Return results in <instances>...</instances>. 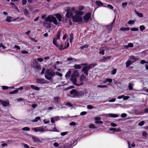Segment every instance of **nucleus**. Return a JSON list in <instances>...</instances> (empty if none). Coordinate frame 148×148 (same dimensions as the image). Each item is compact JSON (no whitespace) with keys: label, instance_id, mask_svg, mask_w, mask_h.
<instances>
[{"label":"nucleus","instance_id":"f257e3e1","mask_svg":"<svg viewBox=\"0 0 148 148\" xmlns=\"http://www.w3.org/2000/svg\"><path fill=\"white\" fill-rule=\"evenodd\" d=\"M65 11L67 12L65 15L66 18L72 17L73 21L75 22L81 23L82 22V17L81 15L83 13L77 11L75 7H67Z\"/></svg>","mask_w":148,"mask_h":148},{"label":"nucleus","instance_id":"864d4df0","mask_svg":"<svg viewBox=\"0 0 148 148\" xmlns=\"http://www.w3.org/2000/svg\"><path fill=\"white\" fill-rule=\"evenodd\" d=\"M127 114L125 113H122L121 115V116L122 118H125L127 116Z\"/></svg>","mask_w":148,"mask_h":148},{"label":"nucleus","instance_id":"a18cd8bd","mask_svg":"<svg viewBox=\"0 0 148 148\" xmlns=\"http://www.w3.org/2000/svg\"><path fill=\"white\" fill-rule=\"evenodd\" d=\"M40 118L39 116H38L36 117L35 120H34V121L35 122H36L38 120H40Z\"/></svg>","mask_w":148,"mask_h":148},{"label":"nucleus","instance_id":"423d86ee","mask_svg":"<svg viewBox=\"0 0 148 148\" xmlns=\"http://www.w3.org/2000/svg\"><path fill=\"white\" fill-rule=\"evenodd\" d=\"M70 94L72 95L69 96L73 98H77V90L75 89H73L70 92Z\"/></svg>","mask_w":148,"mask_h":148},{"label":"nucleus","instance_id":"0eeeda50","mask_svg":"<svg viewBox=\"0 0 148 148\" xmlns=\"http://www.w3.org/2000/svg\"><path fill=\"white\" fill-rule=\"evenodd\" d=\"M33 63V66L34 68L38 69H40V66L38 64L36 59H35L34 60Z\"/></svg>","mask_w":148,"mask_h":148},{"label":"nucleus","instance_id":"aec40b11","mask_svg":"<svg viewBox=\"0 0 148 148\" xmlns=\"http://www.w3.org/2000/svg\"><path fill=\"white\" fill-rule=\"evenodd\" d=\"M24 14L27 17H29V13L27 9H25L23 10Z\"/></svg>","mask_w":148,"mask_h":148},{"label":"nucleus","instance_id":"49530a36","mask_svg":"<svg viewBox=\"0 0 148 148\" xmlns=\"http://www.w3.org/2000/svg\"><path fill=\"white\" fill-rule=\"evenodd\" d=\"M116 69H113L111 71V74L112 75H114L116 74Z\"/></svg>","mask_w":148,"mask_h":148},{"label":"nucleus","instance_id":"4d7b16f0","mask_svg":"<svg viewBox=\"0 0 148 148\" xmlns=\"http://www.w3.org/2000/svg\"><path fill=\"white\" fill-rule=\"evenodd\" d=\"M27 0H22V3L23 5H25L27 3Z\"/></svg>","mask_w":148,"mask_h":148},{"label":"nucleus","instance_id":"393cba45","mask_svg":"<svg viewBox=\"0 0 148 148\" xmlns=\"http://www.w3.org/2000/svg\"><path fill=\"white\" fill-rule=\"evenodd\" d=\"M31 87L33 89L36 90H39L40 89V88H39L36 86H35L34 85H31Z\"/></svg>","mask_w":148,"mask_h":148},{"label":"nucleus","instance_id":"e2e57ef3","mask_svg":"<svg viewBox=\"0 0 148 148\" xmlns=\"http://www.w3.org/2000/svg\"><path fill=\"white\" fill-rule=\"evenodd\" d=\"M21 53L23 54H28V52L25 50H23L21 51Z\"/></svg>","mask_w":148,"mask_h":148},{"label":"nucleus","instance_id":"f8f14e48","mask_svg":"<svg viewBox=\"0 0 148 148\" xmlns=\"http://www.w3.org/2000/svg\"><path fill=\"white\" fill-rule=\"evenodd\" d=\"M111 57V56H108L107 57L103 56L102 58L99 60V62H105L106 60L110 59Z\"/></svg>","mask_w":148,"mask_h":148},{"label":"nucleus","instance_id":"bb28decb","mask_svg":"<svg viewBox=\"0 0 148 148\" xmlns=\"http://www.w3.org/2000/svg\"><path fill=\"white\" fill-rule=\"evenodd\" d=\"M73 38V34L72 33H71L70 35L69 41L70 43H71L72 42Z\"/></svg>","mask_w":148,"mask_h":148},{"label":"nucleus","instance_id":"72a5a7b5","mask_svg":"<svg viewBox=\"0 0 148 148\" xmlns=\"http://www.w3.org/2000/svg\"><path fill=\"white\" fill-rule=\"evenodd\" d=\"M71 74V72L70 71H69L66 73V74L65 75V77H69L70 75Z\"/></svg>","mask_w":148,"mask_h":148},{"label":"nucleus","instance_id":"20e7f679","mask_svg":"<svg viewBox=\"0 0 148 148\" xmlns=\"http://www.w3.org/2000/svg\"><path fill=\"white\" fill-rule=\"evenodd\" d=\"M97 65V64L96 63L90 64L88 66L84 67L82 69V71L84 74L87 76L88 74V71L90 69L95 67Z\"/></svg>","mask_w":148,"mask_h":148},{"label":"nucleus","instance_id":"dca6fc26","mask_svg":"<svg viewBox=\"0 0 148 148\" xmlns=\"http://www.w3.org/2000/svg\"><path fill=\"white\" fill-rule=\"evenodd\" d=\"M85 92L83 91H77V98H79L80 96H84Z\"/></svg>","mask_w":148,"mask_h":148},{"label":"nucleus","instance_id":"6ab92c4d","mask_svg":"<svg viewBox=\"0 0 148 148\" xmlns=\"http://www.w3.org/2000/svg\"><path fill=\"white\" fill-rule=\"evenodd\" d=\"M56 18H57L58 20L59 21H61L62 16L61 15L59 14H57L55 15Z\"/></svg>","mask_w":148,"mask_h":148},{"label":"nucleus","instance_id":"c9c22d12","mask_svg":"<svg viewBox=\"0 0 148 148\" xmlns=\"http://www.w3.org/2000/svg\"><path fill=\"white\" fill-rule=\"evenodd\" d=\"M98 87L103 88H107V86L106 85H98L97 86Z\"/></svg>","mask_w":148,"mask_h":148},{"label":"nucleus","instance_id":"5701e85b","mask_svg":"<svg viewBox=\"0 0 148 148\" xmlns=\"http://www.w3.org/2000/svg\"><path fill=\"white\" fill-rule=\"evenodd\" d=\"M134 85V84H133V83L132 82H130L129 83V84H128L129 89L130 90H132V89H133L132 87Z\"/></svg>","mask_w":148,"mask_h":148},{"label":"nucleus","instance_id":"13d9d810","mask_svg":"<svg viewBox=\"0 0 148 148\" xmlns=\"http://www.w3.org/2000/svg\"><path fill=\"white\" fill-rule=\"evenodd\" d=\"M56 74L57 75L60 77H62V74L61 73L59 72H56Z\"/></svg>","mask_w":148,"mask_h":148},{"label":"nucleus","instance_id":"ddd939ff","mask_svg":"<svg viewBox=\"0 0 148 148\" xmlns=\"http://www.w3.org/2000/svg\"><path fill=\"white\" fill-rule=\"evenodd\" d=\"M32 138L34 141L35 143H42V141L40 139L36 136H33Z\"/></svg>","mask_w":148,"mask_h":148},{"label":"nucleus","instance_id":"603ef678","mask_svg":"<svg viewBox=\"0 0 148 148\" xmlns=\"http://www.w3.org/2000/svg\"><path fill=\"white\" fill-rule=\"evenodd\" d=\"M134 21L133 20H130L127 23L129 24H133L134 23Z\"/></svg>","mask_w":148,"mask_h":148},{"label":"nucleus","instance_id":"4c0bfd02","mask_svg":"<svg viewBox=\"0 0 148 148\" xmlns=\"http://www.w3.org/2000/svg\"><path fill=\"white\" fill-rule=\"evenodd\" d=\"M22 130L24 131H29L30 130V129L28 127H25L22 129Z\"/></svg>","mask_w":148,"mask_h":148},{"label":"nucleus","instance_id":"774afa93","mask_svg":"<svg viewBox=\"0 0 148 148\" xmlns=\"http://www.w3.org/2000/svg\"><path fill=\"white\" fill-rule=\"evenodd\" d=\"M142 135L143 136L146 137L147 136V134L146 132L144 131L143 132Z\"/></svg>","mask_w":148,"mask_h":148},{"label":"nucleus","instance_id":"4be33fe9","mask_svg":"<svg viewBox=\"0 0 148 148\" xmlns=\"http://www.w3.org/2000/svg\"><path fill=\"white\" fill-rule=\"evenodd\" d=\"M61 98L59 97H55L54 98V100L55 102L58 103L60 100Z\"/></svg>","mask_w":148,"mask_h":148},{"label":"nucleus","instance_id":"680f3d73","mask_svg":"<svg viewBox=\"0 0 148 148\" xmlns=\"http://www.w3.org/2000/svg\"><path fill=\"white\" fill-rule=\"evenodd\" d=\"M145 63L148 64L147 62L144 60H142L140 61V63L142 64H143Z\"/></svg>","mask_w":148,"mask_h":148},{"label":"nucleus","instance_id":"338daca9","mask_svg":"<svg viewBox=\"0 0 148 148\" xmlns=\"http://www.w3.org/2000/svg\"><path fill=\"white\" fill-rule=\"evenodd\" d=\"M106 80L110 83L112 82V80L110 78H107L106 79Z\"/></svg>","mask_w":148,"mask_h":148},{"label":"nucleus","instance_id":"cd10ccee","mask_svg":"<svg viewBox=\"0 0 148 148\" xmlns=\"http://www.w3.org/2000/svg\"><path fill=\"white\" fill-rule=\"evenodd\" d=\"M109 115L112 117L116 118L118 116V114H110Z\"/></svg>","mask_w":148,"mask_h":148},{"label":"nucleus","instance_id":"09e8293b","mask_svg":"<svg viewBox=\"0 0 148 148\" xmlns=\"http://www.w3.org/2000/svg\"><path fill=\"white\" fill-rule=\"evenodd\" d=\"M14 48L15 49L16 48V50H20L21 49V48L19 46L15 45L14 47Z\"/></svg>","mask_w":148,"mask_h":148},{"label":"nucleus","instance_id":"ea45409f","mask_svg":"<svg viewBox=\"0 0 148 148\" xmlns=\"http://www.w3.org/2000/svg\"><path fill=\"white\" fill-rule=\"evenodd\" d=\"M140 29L141 31H142L145 29V28L144 25H141L140 27Z\"/></svg>","mask_w":148,"mask_h":148},{"label":"nucleus","instance_id":"052dcab7","mask_svg":"<svg viewBox=\"0 0 148 148\" xmlns=\"http://www.w3.org/2000/svg\"><path fill=\"white\" fill-rule=\"evenodd\" d=\"M129 98H130V97L129 96H124V97H123V100H127L128 99H129Z\"/></svg>","mask_w":148,"mask_h":148},{"label":"nucleus","instance_id":"5fc2aeb1","mask_svg":"<svg viewBox=\"0 0 148 148\" xmlns=\"http://www.w3.org/2000/svg\"><path fill=\"white\" fill-rule=\"evenodd\" d=\"M107 6L108 8L111 10H112L114 8L113 7L110 5L108 4L107 5Z\"/></svg>","mask_w":148,"mask_h":148},{"label":"nucleus","instance_id":"1a4fd4ad","mask_svg":"<svg viewBox=\"0 0 148 148\" xmlns=\"http://www.w3.org/2000/svg\"><path fill=\"white\" fill-rule=\"evenodd\" d=\"M0 103L3 107L8 106L10 105V103L8 101L2 100H0Z\"/></svg>","mask_w":148,"mask_h":148},{"label":"nucleus","instance_id":"f704fd0d","mask_svg":"<svg viewBox=\"0 0 148 148\" xmlns=\"http://www.w3.org/2000/svg\"><path fill=\"white\" fill-rule=\"evenodd\" d=\"M61 33V31L59 30L58 31V32L57 36V39H60Z\"/></svg>","mask_w":148,"mask_h":148},{"label":"nucleus","instance_id":"58836bf2","mask_svg":"<svg viewBox=\"0 0 148 148\" xmlns=\"http://www.w3.org/2000/svg\"><path fill=\"white\" fill-rule=\"evenodd\" d=\"M73 60H74V61H77V60L71 57H69L67 59V61H72Z\"/></svg>","mask_w":148,"mask_h":148},{"label":"nucleus","instance_id":"2f4dec72","mask_svg":"<svg viewBox=\"0 0 148 148\" xmlns=\"http://www.w3.org/2000/svg\"><path fill=\"white\" fill-rule=\"evenodd\" d=\"M125 47L126 48H128V47H133V45L132 43H129L128 44V46L127 45H126L125 46Z\"/></svg>","mask_w":148,"mask_h":148},{"label":"nucleus","instance_id":"6e6552de","mask_svg":"<svg viewBox=\"0 0 148 148\" xmlns=\"http://www.w3.org/2000/svg\"><path fill=\"white\" fill-rule=\"evenodd\" d=\"M91 14L90 13L86 14L84 17V19L86 23L88 22V20L90 18Z\"/></svg>","mask_w":148,"mask_h":148},{"label":"nucleus","instance_id":"e433bc0d","mask_svg":"<svg viewBox=\"0 0 148 148\" xmlns=\"http://www.w3.org/2000/svg\"><path fill=\"white\" fill-rule=\"evenodd\" d=\"M96 3L99 6H102L103 5V3L100 1H97Z\"/></svg>","mask_w":148,"mask_h":148},{"label":"nucleus","instance_id":"c756f323","mask_svg":"<svg viewBox=\"0 0 148 148\" xmlns=\"http://www.w3.org/2000/svg\"><path fill=\"white\" fill-rule=\"evenodd\" d=\"M100 51L99 53L103 55H104L105 53V50L104 49H99Z\"/></svg>","mask_w":148,"mask_h":148},{"label":"nucleus","instance_id":"8fccbe9b","mask_svg":"<svg viewBox=\"0 0 148 148\" xmlns=\"http://www.w3.org/2000/svg\"><path fill=\"white\" fill-rule=\"evenodd\" d=\"M63 45L62 44L60 45V46H59V47H59V49L61 50H62L64 49L65 48H63Z\"/></svg>","mask_w":148,"mask_h":148},{"label":"nucleus","instance_id":"3c124183","mask_svg":"<svg viewBox=\"0 0 148 148\" xmlns=\"http://www.w3.org/2000/svg\"><path fill=\"white\" fill-rule=\"evenodd\" d=\"M87 108L88 109H92L93 108L92 106L91 105H88L87 106Z\"/></svg>","mask_w":148,"mask_h":148},{"label":"nucleus","instance_id":"c85d7f7f","mask_svg":"<svg viewBox=\"0 0 148 148\" xmlns=\"http://www.w3.org/2000/svg\"><path fill=\"white\" fill-rule=\"evenodd\" d=\"M73 67L76 69H80L81 68L80 65L79 64H75L74 65Z\"/></svg>","mask_w":148,"mask_h":148},{"label":"nucleus","instance_id":"7c9ffc66","mask_svg":"<svg viewBox=\"0 0 148 148\" xmlns=\"http://www.w3.org/2000/svg\"><path fill=\"white\" fill-rule=\"evenodd\" d=\"M53 42L54 45H55L57 47H59V45L57 43L56 40L55 38L53 39Z\"/></svg>","mask_w":148,"mask_h":148},{"label":"nucleus","instance_id":"c03bdc74","mask_svg":"<svg viewBox=\"0 0 148 148\" xmlns=\"http://www.w3.org/2000/svg\"><path fill=\"white\" fill-rule=\"evenodd\" d=\"M88 47V45H84L80 47V48L81 49H83L84 48H87Z\"/></svg>","mask_w":148,"mask_h":148},{"label":"nucleus","instance_id":"79ce46f5","mask_svg":"<svg viewBox=\"0 0 148 148\" xmlns=\"http://www.w3.org/2000/svg\"><path fill=\"white\" fill-rule=\"evenodd\" d=\"M130 30L132 31H138V29L137 28L133 27L131 28Z\"/></svg>","mask_w":148,"mask_h":148},{"label":"nucleus","instance_id":"a211bd4d","mask_svg":"<svg viewBox=\"0 0 148 148\" xmlns=\"http://www.w3.org/2000/svg\"><path fill=\"white\" fill-rule=\"evenodd\" d=\"M84 8L83 6H80L79 7V8L78 10H77V11H79L80 12H82V14L81 15V16H82L84 14V12L83 11H82V10H83L84 9Z\"/></svg>","mask_w":148,"mask_h":148},{"label":"nucleus","instance_id":"9b49d317","mask_svg":"<svg viewBox=\"0 0 148 148\" xmlns=\"http://www.w3.org/2000/svg\"><path fill=\"white\" fill-rule=\"evenodd\" d=\"M32 130L36 132H44V130L42 128L40 127H35L32 128Z\"/></svg>","mask_w":148,"mask_h":148},{"label":"nucleus","instance_id":"b1692460","mask_svg":"<svg viewBox=\"0 0 148 148\" xmlns=\"http://www.w3.org/2000/svg\"><path fill=\"white\" fill-rule=\"evenodd\" d=\"M130 30V28L128 27H122L120 28V31H128Z\"/></svg>","mask_w":148,"mask_h":148},{"label":"nucleus","instance_id":"412c9836","mask_svg":"<svg viewBox=\"0 0 148 148\" xmlns=\"http://www.w3.org/2000/svg\"><path fill=\"white\" fill-rule=\"evenodd\" d=\"M133 62L130 60H128L125 63L126 66L127 67L129 66L133 63Z\"/></svg>","mask_w":148,"mask_h":148},{"label":"nucleus","instance_id":"39448f33","mask_svg":"<svg viewBox=\"0 0 148 148\" xmlns=\"http://www.w3.org/2000/svg\"><path fill=\"white\" fill-rule=\"evenodd\" d=\"M71 80L73 84L77 86H81L83 84V82L77 83L76 78L75 76L72 75L71 78Z\"/></svg>","mask_w":148,"mask_h":148},{"label":"nucleus","instance_id":"f03ea898","mask_svg":"<svg viewBox=\"0 0 148 148\" xmlns=\"http://www.w3.org/2000/svg\"><path fill=\"white\" fill-rule=\"evenodd\" d=\"M46 16V14L43 15L42 16L41 18L42 19L45 18V21L46 22L49 21L50 22H52L56 25H57L58 24L57 20L55 17L51 15H49L45 18Z\"/></svg>","mask_w":148,"mask_h":148},{"label":"nucleus","instance_id":"0e129e2a","mask_svg":"<svg viewBox=\"0 0 148 148\" xmlns=\"http://www.w3.org/2000/svg\"><path fill=\"white\" fill-rule=\"evenodd\" d=\"M116 100V99L115 98L109 100L108 102H114Z\"/></svg>","mask_w":148,"mask_h":148},{"label":"nucleus","instance_id":"bf43d9fd","mask_svg":"<svg viewBox=\"0 0 148 148\" xmlns=\"http://www.w3.org/2000/svg\"><path fill=\"white\" fill-rule=\"evenodd\" d=\"M66 105L71 107H73L72 104L69 102L67 103L66 104Z\"/></svg>","mask_w":148,"mask_h":148},{"label":"nucleus","instance_id":"69168bd1","mask_svg":"<svg viewBox=\"0 0 148 148\" xmlns=\"http://www.w3.org/2000/svg\"><path fill=\"white\" fill-rule=\"evenodd\" d=\"M110 125L112 126L113 127H115L117 126L116 123H111Z\"/></svg>","mask_w":148,"mask_h":148},{"label":"nucleus","instance_id":"2eb2a0df","mask_svg":"<svg viewBox=\"0 0 148 148\" xmlns=\"http://www.w3.org/2000/svg\"><path fill=\"white\" fill-rule=\"evenodd\" d=\"M129 59L130 60H131L133 63L138 60V58H136L134 56H130L129 57Z\"/></svg>","mask_w":148,"mask_h":148},{"label":"nucleus","instance_id":"4468645a","mask_svg":"<svg viewBox=\"0 0 148 148\" xmlns=\"http://www.w3.org/2000/svg\"><path fill=\"white\" fill-rule=\"evenodd\" d=\"M80 82L79 83L82 82L83 81H87L88 79L86 78L85 76L84 75H82L80 77Z\"/></svg>","mask_w":148,"mask_h":148},{"label":"nucleus","instance_id":"7ed1b4c3","mask_svg":"<svg viewBox=\"0 0 148 148\" xmlns=\"http://www.w3.org/2000/svg\"><path fill=\"white\" fill-rule=\"evenodd\" d=\"M45 77L48 80L52 79L51 77L53 76L56 74L51 69H47L45 72Z\"/></svg>","mask_w":148,"mask_h":148},{"label":"nucleus","instance_id":"6e6d98bb","mask_svg":"<svg viewBox=\"0 0 148 148\" xmlns=\"http://www.w3.org/2000/svg\"><path fill=\"white\" fill-rule=\"evenodd\" d=\"M89 127L90 128H95V127L94 124H90L89 125Z\"/></svg>","mask_w":148,"mask_h":148},{"label":"nucleus","instance_id":"473e14b6","mask_svg":"<svg viewBox=\"0 0 148 148\" xmlns=\"http://www.w3.org/2000/svg\"><path fill=\"white\" fill-rule=\"evenodd\" d=\"M12 18L11 17L8 16L6 18V21L8 22H10L11 21Z\"/></svg>","mask_w":148,"mask_h":148},{"label":"nucleus","instance_id":"a19ab883","mask_svg":"<svg viewBox=\"0 0 148 148\" xmlns=\"http://www.w3.org/2000/svg\"><path fill=\"white\" fill-rule=\"evenodd\" d=\"M145 123V122L143 121H141L138 123V125L140 126H143Z\"/></svg>","mask_w":148,"mask_h":148},{"label":"nucleus","instance_id":"de8ad7c7","mask_svg":"<svg viewBox=\"0 0 148 148\" xmlns=\"http://www.w3.org/2000/svg\"><path fill=\"white\" fill-rule=\"evenodd\" d=\"M18 92V90L17 89L14 90L13 91L10 92V94H13L17 93Z\"/></svg>","mask_w":148,"mask_h":148},{"label":"nucleus","instance_id":"9d476101","mask_svg":"<svg viewBox=\"0 0 148 148\" xmlns=\"http://www.w3.org/2000/svg\"><path fill=\"white\" fill-rule=\"evenodd\" d=\"M36 80L37 82L39 84H43L47 83V81L43 78H36Z\"/></svg>","mask_w":148,"mask_h":148},{"label":"nucleus","instance_id":"a878e982","mask_svg":"<svg viewBox=\"0 0 148 148\" xmlns=\"http://www.w3.org/2000/svg\"><path fill=\"white\" fill-rule=\"evenodd\" d=\"M135 12L138 17H143V13L138 12L136 11H135Z\"/></svg>","mask_w":148,"mask_h":148},{"label":"nucleus","instance_id":"f3484780","mask_svg":"<svg viewBox=\"0 0 148 148\" xmlns=\"http://www.w3.org/2000/svg\"><path fill=\"white\" fill-rule=\"evenodd\" d=\"M115 20H114L111 23L110 25L107 26V29H108L110 30H111L112 29L113 27V26L115 23Z\"/></svg>","mask_w":148,"mask_h":148},{"label":"nucleus","instance_id":"37998d69","mask_svg":"<svg viewBox=\"0 0 148 148\" xmlns=\"http://www.w3.org/2000/svg\"><path fill=\"white\" fill-rule=\"evenodd\" d=\"M127 2H124L122 3V7L123 8H125L127 5Z\"/></svg>","mask_w":148,"mask_h":148}]
</instances>
